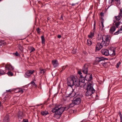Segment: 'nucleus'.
Wrapping results in <instances>:
<instances>
[{"instance_id": "6ab92c4d", "label": "nucleus", "mask_w": 122, "mask_h": 122, "mask_svg": "<svg viewBox=\"0 0 122 122\" xmlns=\"http://www.w3.org/2000/svg\"><path fill=\"white\" fill-rule=\"evenodd\" d=\"M122 33V25L120 29H118L117 31H116L114 33L115 35H117L119 33Z\"/></svg>"}, {"instance_id": "09e8293b", "label": "nucleus", "mask_w": 122, "mask_h": 122, "mask_svg": "<svg viewBox=\"0 0 122 122\" xmlns=\"http://www.w3.org/2000/svg\"><path fill=\"white\" fill-rule=\"evenodd\" d=\"M116 1L118 2V3H119V2H120L119 0H115ZM113 1V0H112L111 3H112Z\"/></svg>"}, {"instance_id": "f03ea898", "label": "nucleus", "mask_w": 122, "mask_h": 122, "mask_svg": "<svg viewBox=\"0 0 122 122\" xmlns=\"http://www.w3.org/2000/svg\"><path fill=\"white\" fill-rule=\"evenodd\" d=\"M86 89L87 90L86 93V96H91L92 94L95 92V90L92 86V84L90 83H87Z\"/></svg>"}, {"instance_id": "9d476101", "label": "nucleus", "mask_w": 122, "mask_h": 122, "mask_svg": "<svg viewBox=\"0 0 122 122\" xmlns=\"http://www.w3.org/2000/svg\"><path fill=\"white\" fill-rule=\"evenodd\" d=\"M5 71L8 70V71H13L14 69V68L11 65L6 64L5 66Z\"/></svg>"}, {"instance_id": "9b49d317", "label": "nucleus", "mask_w": 122, "mask_h": 122, "mask_svg": "<svg viewBox=\"0 0 122 122\" xmlns=\"http://www.w3.org/2000/svg\"><path fill=\"white\" fill-rule=\"evenodd\" d=\"M108 50L107 49H103L101 50L102 54L103 55L106 56L109 55Z\"/></svg>"}, {"instance_id": "aec40b11", "label": "nucleus", "mask_w": 122, "mask_h": 122, "mask_svg": "<svg viewBox=\"0 0 122 122\" xmlns=\"http://www.w3.org/2000/svg\"><path fill=\"white\" fill-rule=\"evenodd\" d=\"M76 94L75 92L73 91H72L71 93H69L68 95V96H67V97H72L74 96Z\"/></svg>"}, {"instance_id": "a878e982", "label": "nucleus", "mask_w": 122, "mask_h": 122, "mask_svg": "<svg viewBox=\"0 0 122 122\" xmlns=\"http://www.w3.org/2000/svg\"><path fill=\"white\" fill-rule=\"evenodd\" d=\"M101 25L102 28V29L104 30L103 28L104 27V26L103 24V23L104 21V20L102 17H101Z\"/></svg>"}, {"instance_id": "ea45409f", "label": "nucleus", "mask_w": 122, "mask_h": 122, "mask_svg": "<svg viewBox=\"0 0 122 122\" xmlns=\"http://www.w3.org/2000/svg\"><path fill=\"white\" fill-rule=\"evenodd\" d=\"M36 30L37 33L38 34H40L41 30V29L39 28H38L36 29Z\"/></svg>"}, {"instance_id": "49530a36", "label": "nucleus", "mask_w": 122, "mask_h": 122, "mask_svg": "<svg viewBox=\"0 0 122 122\" xmlns=\"http://www.w3.org/2000/svg\"><path fill=\"white\" fill-rule=\"evenodd\" d=\"M21 122H28V121L27 119H24Z\"/></svg>"}, {"instance_id": "58836bf2", "label": "nucleus", "mask_w": 122, "mask_h": 122, "mask_svg": "<svg viewBox=\"0 0 122 122\" xmlns=\"http://www.w3.org/2000/svg\"><path fill=\"white\" fill-rule=\"evenodd\" d=\"M75 105L72 102V103L71 104L69 105V106L70 107H73Z\"/></svg>"}, {"instance_id": "39448f33", "label": "nucleus", "mask_w": 122, "mask_h": 122, "mask_svg": "<svg viewBox=\"0 0 122 122\" xmlns=\"http://www.w3.org/2000/svg\"><path fill=\"white\" fill-rule=\"evenodd\" d=\"M81 102V99L79 97L74 98L73 100L72 101V102L76 105H78L80 104Z\"/></svg>"}, {"instance_id": "a18cd8bd", "label": "nucleus", "mask_w": 122, "mask_h": 122, "mask_svg": "<svg viewBox=\"0 0 122 122\" xmlns=\"http://www.w3.org/2000/svg\"><path fill=\"white\" fill-rule=\"evenodd\" d=\"M119 115L120 117V119H122V115L121 114V112H119Z\"/></svg>"}, {"instance_id": "393cba45", "label": "nucleus", "mask_w": 122, "mask_h": 122, "mask_svg": "<svg viewBox=\"0 0 122 122\" xmlns=\"http://www.w3.org/2000/svg\"><path fill=\"white\" fill-rule=\"evenodd\" d=\"M41 113L42 115L43 116H46L49 114L48 112L46 111H42L41 112Z\"/></svg>"}, {"instance_id": "4468645a", "label": "nucleus", "mask_w": 122, "mask_h": 122, "mask_svg": "<svg viewBox=\"0 0 122 122\" xmlns=\"http://www.w3.org/2000/svg\"><path fill=\"white\" fill-rule=\"evenodd\" d=\"M51 63L53 65L54 67L55 68L57 67L59 65V63L57 60H52L51 61Z\"/></svg>"}, {"instance_id": "cd10ccee", "label": "nucleus", "mask_w": 122, "mask_h": 122, "mask_svg": "<svg viewBox=\"0 0 122 122\" xmlns=\"http://www.w3.org/2000/svg\"><path fill=\"white\" fill-rule=\"evenodd\" d=\"M115 26L116 27V28H118V27L119 26V25H120V23H121L120 22V21L119 22H115Z\"/></svg>"}, {"instance_id": "79ce46f5", "label": "nucleus", "mask_w": 122, "mask_h": 122, "mask_svg": "<svg viewBox=\"0 0 122 122\" xmlns=\"http://www.w3.org/2000/svg\"><path fill=\"white\" fill-rule=\"evenodd\" d=\"M14 54L15 56H18L19 55V54L18 53V52L17 51L15 53H14Z\"/></svg>"}, {"instance_id": "4d7b16f0", "label": "nucleus", "mask_w": 122, "mask_h": 122, "mask_svg": "<svg viewBox=\"0 0 122 122\" xmlns=\"http://www.w3.org/2000/svg\"><path fill=\"white\" fill-rule=\"evenodd\" d=\"M120 122H122V119H120Z\"/></svg>"}, {"instance_id": "5701e85b", "label": "nucleus", "mask_w": 122, "mask_h": 122, "mask_svg": "<svg viewBox=\"0 0 122 122\" xmlns=\"http://www.w3.org/2000/svg\"><path fill=\"white\" fill-rule=\"evenodd\" d=\"M116 28L114 26H113L110 29L109 32L111 33H112L116 30Z\"/></svg>"}, {"instance_id": "7c9ffc66", "label": "nucleus", "mask_w": 122, "mask_h": 122, "mask_svg": "<svg viewBox=\"0 0 122 122\" xmlns=\"http://www.w3.org/2000/svg\"><path fill=\"white\" fill-rule=\"evenodd\" d=\"M92 44V41L90 39H88L87 40V44L89 46H90Z\"/></svg>"}, {"instance_id": "4be33fe9", "label": "nucleus", "mask_w": 122, "mask_h": 122, "mask_svg": "<svg viewBox=\"0 0 122 122\" xmlns=\"http://www.w3.org/2000/svg\"><path fill=\"white\" fill-rule=\"evenodd\" d=\"M95 33V31L94 32L93 30L90 32V34L88 36L89 38H92L94 36V34Z\"/></svg>"}, {"instance_id": "13d9d810", "label": "nucleus", "mask_w": 122, "mask_h": 122, "mask_svg": "<svg viewBox=\"0 0 122 122\" xmlns=\"http://www.w3.org/2000/svg\"><path fill=\"white\" fill-rule=\"evenodd\" d=\"M120 62H119L118 63H117V65H118V64H120Z\"/></svg>"}, {"instance_id": "b1692460", "label": "nucleus", "mask_w": 122, "mask_h": 122, "mask_svg": "<svg viewBox=\"0 0 122 122\" xmlns=\"http://www.w3.org/2000/svg\"><path fill=\"white\" fill-rule=\"evenodd\" d=\"M9 116L8 115H6L5 117L3 119L4 122H9Z\"/></svg>"}, {"instance_id": "603ef678", "label": "nucleus", "mask_w": 122, "mask_h": 122, "mask_svg": "<svg viewBox=\"0 0 122 122\" xmlns=\"http://www.w3.org/2000/svg\"><path fill=\"white\" fill-rule=\"evenodd\" d=\"M60 20H63V16L62 15H61V17L60 19Z\"/></svg>"}, {"instance_id": "864d4df0", "label": "nucleus", "mask_w": 122, "mask_h": 122, "mask_svg": "<svg viewBox=\"0 0 122 122\" xmlns=\"http://www.w3.org/2000/svg\"><path fill=\"white\" fill-rule=\"evenodd\" d=\"M6 91H7V92H11V90H10V89H9V90H7Z\"/></svg>"}, {"instance_id": "5fc2aeb1", "label": "nucleus", "mask_w": 122, "mask_h": 122, "mask_svg": "<svg viewBox=\"0 0 122 122\" xmlns=\"http://www.w3.org/2000/svg\"><path fill=\"white\" fill-rule=\"evenodd\" d=\"M75 5V4H72L71 5L72 6H74Z\"/></svg>"}, {"instance_id": "f8f14e48", "label": "nucleus", "mask_w": 122, "mask_h": 122, "mask_svg": "<svg viewBox=\"0 0 122 122\" xmlns=\"http://www.w3.org/2000/svg\"><path fill=\"white\" fill-rule=\"evenodd\" d=\"M108 52L109 53V55L113 56L115 55V50L113 48H111L108 50Z\"/></svg>"}, {"instance_id": "2f4dec72", "label": "nucleus", "mask_w": 122, "mask_h": 122, "mask_svg": "<svg viewBox=\"0 0 122 122\" xmlns=\"http://www.w3.org/2000/svg\"><path fill=\"white\" fill-rule=\"evenodd\" d=\"M11 71H8V72L7 73V74L9 76H12L13 75V73Z\"/></svg>"}, {"instance_id": "8fccbe9b", "label": "nucleus", "mask_w": 122, "mask_h": 122, "mask_svg": "<svg viewBox=\"0 0 122 122\" xmlns=\"http://www.w3.org/2000/svg\"><path fill=\"white\" fill-rule=\"evenodd\" d=\"M65 67H65L64 66H63L62 68V70H61V71L64 70L65 69Z\"/></svg>"}, {"instance_id": "7ed1b4c3", "label": "nucleus", "mask_w": 122, "mask_h": 122, "mask_svg": "<svg viewBox=\"0 0 122 122\" xmlns=\"http://www.w3.org/2000/svg\"><path fill=\"white\" fill-rule=\"evenodd\" d=\"M119 11L120 12L119 13L118 15L115 16L113 21L116 22L120 20V22L122 23V9H120Z\"/></svg>"}, {"instance_id": "473e14b6", "label": "nucleus", "mask_w": 122, "mask_h": 122, "mask_svg": "<svg viewBox=\"0 0 122 122\" xmlns=\"http://www.w3.org/2000/svg\"><path fill=\"white\" fill-rule=\"evenodd\" d=\"M80 78L79 79V80L80 81H81L83 80H84V82L85 81V79L84 77H83L82 75H81Z\"/></svg>"}, {"instance_id": "a211bd4d", "label": "nucleus", "mask_w": 122, "mask_h": 122, "mask_svg": "<svg viewBox=\"0 0 122 122\" xmlns=\"http://www.w3.org/2000/svg\"><path fill=\"white\" fill-rule=\"evenodd\" d=\"M110 42H108L107 41H103L102 40V41L101 43L102 44V45L103 46H108Z\"/></svg>"}, {"instance_id": "bb28decb", "label": "nucleus", "mask_w": 122, "mask_h": 122, "mask_svg": "<svg viewBox=\"0 0 122 122\" xmlns=\"http://www.w3.org/2000/svg\"><path fill=\"white\" fill-rule=\"evenodd\" d=\"M46 70L44 69H41L40 68L39 70V72L40 74H44Z\"/></svg>"}, {"instance_id": "423d86ee", "label": "nucleus", "mask_w": 122, "mask_h": 122, "mask_svg": "<svg viewBox=\"0 0 122 122\" xmlns=\"http://www.w3.org/2000/svg\"><path fill=\"white\" fill-rule=\"evenodd\" d=\"M34 72V70H29L25 72L24 74V76L26 78L29 77Z\"/></svg>"}, {"instance_id": "052dcab7", "label": "nucleus", "mask_w": 122, "mask_h": 122, "mask_svg": "<svg viewBox=\"0 0 122 122\" xmlns=\"http://www.w3.org/2000/svg\"><path fill=\"white\" fill-rule=\"evenodd\" d=\"M119 67V66H117V68H118Z\"/></svg>"}, {"instance_id": "4c0bfd02", "label": "nucleus", "mask_w": 122, "mask_h": 122, "mask_svg": "<svg viewBox=\"0 0 122 122\" xmlns=\"http://www.w3.org/2000/svg\"><path fill=\"white\" fill-rule=\"evenodd\" d=\"M5 44V43H4V41H0V46H3Z\"/></svg>"}, {"instance_id": "f704fd0d", "label": "nucleus", "mask_w": 122, "mask_h": 122, "mask_svg": "<svg viewBox=\"0 0 122 122\" xmlns=\"http://www.w3.org/2000/svg\"><path fill=\"white\" fill-rule=\"evenodd\" d=\"M70 107H69V106H68L66 107H63V108L64 109V111L65 110H67L68 109H69Z\"/></svg>"}, {"instance_id": "3c124183", "label": "nucleus", "mask_w": 122, "mask_h": 122, "mask_svg": "<svg viewBox=\"0 0 122 122\" xmlns=\"http://www.w3.org/2000/svg\"><path fill=\"white\" fill-rule=\"evenodd\" d=\"M57 37L59 38H60L61 37V36L60 35H58Z\"/></svg>"}, {"instance_id": "dca6fc26", "label": "nucleus", "mask_w": 122, "mask_h": 122, "mask_svg": "<svg viewBox=\"0 0 122 122\" xmlns=\"http://www.w3.org/2000/svg\"><path fill=\"white\" fill-rule=\"evenodd\" d=\"M101 44V43H98L97 44L96 47V50L99 51L103 47V46Z\"/></svg>"}, {"instance_id": "f3484780", "label": "nucleus", "mask_w": 122, "mask_h": 122, "mask_svg": "<svg viewBox=\"0 0 122 122\" xmlns=\"http://www.w3.org/2000/svg\"><path fill=\"white\" fill-rule=\"evenodd\" d=\"M88 67L86 65H85L82 68V72L85 74H87L88 71Z\"/></svg>"}, {"instance_id": "6e6d98bb", "label": "nucleus", "mask_w": 122, "mask_h": 122, "mask_svg": "<svg viewBox=\"0 0 122 122\" xmlns=\"http://www.w3.org/2000/svg\"><path fill=\"white\" fill-rule=\"evenodd\" d=\"M42 105V104H40V105H37V106H40V105Z\"/></svg>"}, {"instance_id": "a19ab883", "label": "nucleus", "mask_w": 122, "mask_h": 122, "mask_svg": "<svg viewBox=\"0 0 122 122\" xmlns=\"http://www.w3.org/2000/svg\"><path fill=\"white\" fill-rule=\"evenodd\" d=\"M24 91L22 89H19L18 91L17 92L19 93H22Z\"/></svg>"}, {"instance_id": "c756f323", "label": "nucleus", "mask_w": 122, "mask_h": 122, "mask_svg": "<svg viewBox=\"0 0 122 122\" xmlns=\"http://www.w3.org/2000/svg\"><path fill=\"white\" fill-rule=\"evenodd\" d=\"M28 48L29 50H30V53L35 50V49L32 47H29Z\"/></svg>"}, {"instance_id": "de8ad7c7", "label": "nucleus", "mask_w": 122, "mask_h": 122, "mask_svg": "<svg viewBox=\"0 0 122 122\" xmlns=\"http://www.w3.org/2000/svg\"><path fill=\"white\" fill-rule=\"evenodd\" d=\"M100 15L102 16H104V13L102 12L100 13Z\"/></svg>"}, {"instance_id": "e433bc0d", "label": "nucleus", "mask_w": 122, "mask_h": 122, "mask_svg": "<svg viewBox=\"0 0 122 122\" xmlns=\"http://www.w3.org/2000/svg\"><path fill=\"white\" fill-rule=\"evenodd\" d=\"M31 83L33 85L35 86V87H37V85L33 81H32L31 82Z\"/></svg>"}, {"instance_id": "bf43d9fd", "label": "nucleus", "mask_w": 122, "mask_h": 122, "mask_svg": "<svg viewBox=\"0 0 122 122\" xmlns=\"http://www.w3.org/2000/svg\"><path fill=\"white\" fill-rule=\"evenodd\" d=\"M105 64V63H103V66H104V65Z\"/></svg>"}, {"instance_id": "412c9836", "label": "nucleus", "mask_w": 122, "mask_h": 122, "mask_svg": "<svg viewBox=\"0 0 122 122\" xmlns=\"http://www.w3.org/2000/svg\"><path fill=\"white\" fill-rule=\"evenodd\" d=\"M79 86L81 87H84L86 84L84 82V80H83L81 81H80L79 83Z\"/></svg>"}, {"instance_id": "6e6552de", "label": "nucleus", "mask_w": 122, "mask_h": 122, "mask_svg": "<svg viewBox=\"0 0 122 122\" xmlns=\"http://www.w3.org/2000/svg\"><path fill=\"white\" fill-rule=\"evenodd\" d=\"M102 40L110 42L111 37L109 35H104L102 36Z\"/></svg>"}, {"instance_id": "c85d7f7f", "label": "nucleus", "mask_w": 122, "mask_h": 122, "mask_svg": "<svg viewBox=\"0 0 122 122\" xmlns=\"http://www.w3.org/2000/svg\"><path fill=\"white\" fill-rule=\"evenodd\" d=\"M41 39L42 41V44H44L45 43V38L44 36H41Z\"/></svg>"}, {"instance_id": "72a5a7b5", "label": "nucleus", "mask_w": 122, "mask_h": 122, "mask_svg": "<svg viewBox=\"0 0 122 122\" xmlns=\"http://www.w3.org/2000/svg\"><path fill=\"white\" fill-rule=\"evenodd\" d=\"M18 48L21 51H23V48L21 46L19 45L18 46Z\"/></svg>"}, {"instance_id": "20e7f679", "label": "nucleus", "mask_w": 122, "mask_h": 122, "mask_svg": "<svg viewBox=\"0 0 122 122\" xmlns=\"http://www.w3.org/2000/svg\"><path fill=\"white\" fill-rule=\"evenodd\" d=\"M74 77H69L67 79V84L68 86L72 87L74 85Z\"/></svg>"}, {"instance_id": "2eb2a0df", "label": "nucleus", "mask_w": 122, "mask_h": 122, "mask_svg": "<svg viewBox=\"0 0 122 122\" xmlns=\"http://www.w3.org/2000/svg\"><path fill=\"white\" fill-rule=\"evenodd\" d=\"M18 116L19 120L20 121L23 118V112L20 111H19L18 113Z\"/></svg>"}, {"instance_id": "1a4fd4ad", "label": "nucleus", "mask_w": 122, "mask_h": 122, "mask_svg": "<svg viewBox=\"0 0 122 122\" xmlns=\"http://www.w3.org/2000/svg\"><path fill=\"white\" fill-rule=\"evenodd\" d=\"M107 59L104 58L103 57H97L95 58V61L96 63H98L101 61H103Z\"/></svg>"}, {"instance_id": "37998d69", "label": "nucleus", "mask_w": 122, "mask_h": 122, "mask_svg": "<svg viewBox=\"0 0 122 122\" xmlns=\"http://www.w3.org/2000/svg\"><path fill=\"white\" fill-rule=\"evenodd\" d=\"M78 73L80 75V77H81V75H82V73L81 72V71L79 70L78 71Z\"/></svg>"}, {"instance_id": "ddd939ff", "label": "nucleus", "mask_w": 122, "mask_h": 122, "mask_svg": "<svg viewBox=\"0 0 122 122\" xmlns=\"http://www.w3.org/2000/svg\"><path fill=\"white\" fill-rule=\"evenodd\" d=\"M85 78L86 80L90 81L92 79V74H87L85 76Z\"/></svg>"}, {"instance_id": "c03bdc74", "label": "nucleus", "mask_w": 122, "mask_h": 122, "mask_svg": "<svg viewBox=\"0 0 122 122\" xmlns=\"http://www.w3.org/2000/svg\"><path fill=\"white\" fill-rule=\"evenodd\" d=\"M93 30L94 31H95L96 30V28H95V23L94 24V28L93 29Z\"/></svg>"}, {"instance_id": "0eeeda50", "label": "nucleus", "mask_w": 122, "mask_h": 122, "mask_svg": "<svg viewBox=\"0 0 122 122\" xmlns=\"http://www.w3.org/2000/svg\"><path fill=\"white\" fill-rule=\"evenodd\" d=\"M74 85L76 87L79 86V84L80 81L78 78L76 77H74Z\"/></svg>"}, {"instance_id": "c9c22d12", "label": "nucleus", "mask_w": 122, "mask_h": 122, "mask_svg": "<svg viewBox=\"0 0 122 122\" xmlns=\"http://www.w3.org/2000/svg\"><path fill=\"white\" fill-rule=\"evenodd\" d=\"M5 72L2 70H0V74L1 75H3L5 73V72Z\"/></svg>"}, {"instance_id": "f257e3e1", "label": "nucleus", "mask_w": 122, "mask_h": 122, "mask_svg": "<svg viewBox=\"0 0 122 122\" xmlns=\"http://www.w3.org/2000/svg\"><path fill=\"white\" fill-rule=\"evenodd\" d=\"M51 111L53 113H55V116L56 115H60L64 112L63 107L61 105L56 106Z\"/></svg>"}]
</instances>
